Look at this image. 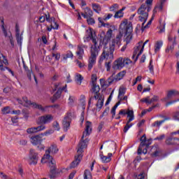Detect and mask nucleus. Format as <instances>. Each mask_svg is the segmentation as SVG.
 <instances>
[{
  "label": "nucleus",
  "mask_w": 179,
  "mask_h": 179,
  "mask_svg": "<svg viewBox=\"0 0 179 179\" xmlns=\"http://www.w3.org/2000/svg\"><path fill=\"white\" fill-rule=\"evenodd\" d=\"M148 43H149V40H146L144 42V43H143V42H142L141 49L139 51V52H138V55L136 56V57L134 59V62L138 61V58H139V55H141L142 52H143V49L145 48V45L148 44Z\"/></svg>",
  "instance_id": "cd10ccee"
},
{
  "label": "nucleus",
  "mask_w": 179,
  "mask_h": 179,
  "mask_svg": "<svg viewBox=\"0 0 179 179\" xmlns=\"http://www.w3.org/2000/svg\"><path fill=\"white\" fill-rule=\"evenodd\" d=\"M159 96L154 95L153 97L150 100L151 103H156L159 101Z\"/></svg>",
  "instance_id": "4d7b16f0"
},
{
  "label": "nucleus",
  "mask_w": 179,
  "mask_h": 179,
  "mask_svg": "<svg viewBox=\"0 0 179 179\" xmlns=\"http://www.w3.org/2000/svg\"><path fill=\"white\" fill-rule=\"evenodd\" d=\"M152 62H153V60L151 59L150 62L149 69H150V71L153 74L155 73V71L153 70V65H152Z\"/></svg>",
  "instance_id": "0e129e2a"
},
{
  "label": "nucleus",
  "mask_w": 179,
  "mask_h": 179,
  "mask_svg": "<svg viewBox=\"0 0 179 179\" xmlns=\"http://www.w3.org/2000/svg\"><path fill=\"white\" fill-rule=\"evenodd\" d=\"M84 179H93L92 176V172L89 169H86L84 173Z\"/></svg>",
  "instance_id": "7c9ffc66"
},
{
  "label": "nucleus",
  "mask_w": 179,
  "mask_h": 179,
  "mask_svg": "<svg viewBox=\"0 0 179 179\" xmlns=\"http://www.w3.org/2000/svg\"><path fill=\"white\" fill-rule=\"evenodd\" d=\"M53 128L55 131H59L60 128H59V123H58V122H53Z\"/></svg>",
  "instance_id": "3c124183"
},
{
  "label": "nucleus",
  "mask_w": 179,
  "mask_h": 179,
  "mask_svg": "<svg viewBox=\"0 0 179 179\" xmlns=\"http://www.w3.org/2000/svg\"><path fill=\"white\" fill-rule=\"evenodd\" d=\"M22 114L26 118L29 117V114H30V111H29L27 108H24L22 110Z\"/></svg>",
  "instance_id": "5fc2aeb1"
},
{
  "label": "nucleus",
  "mask_w": 179,
  "mask_h": 179,
  "mask_svg": "<svg viewBox=\"0 0 179 179\" xmlns=\"http://www.w3.org/2000/svg\"><path fill=\"white\" fill-rule=\"evenodd\" d=\"M22 100L23 101H22V99L19 98L17 99V101L18 102V103L24 106V107H29V106H31L33 108H36L37 110L43 111V113H45V108H44L43 106L38 104L36 102H31V101L27 99V96L22 97Z\"/></svg>",
  "instance_id": "423d86ee"
},
{
  "label": "nucleus",
  "mask_w": 179,
  "mask_h": 179,
  "mask_svg": "<svg viewBox=\"0 0 179 179\" xmlns=\"http://www.w3.org/2000/svg\"><path fill=\"white\" fill-rule=\"evenodd\" d=\"M176 44H177L176 41H174L173 43L169 44V46H168V48L166 49V52H170V51H173V50H174V45H176Z\"/></svg>",
  "instance_id": "58836bf2"
},
{
  "label": "nucleus",
  "mask_w": 179,
  "mask_h": 179,
  "mask_svg": "<svg viewBox=\"0 0 179 179\" xmlns=\"http://www.w3.org/2000/svg\"><path fill=\"white\" fill-rule=\"evenodd\" d=\"M52 57H55L56 61H59V59L61 58V54L59 53H52Z\"/></svg>",
  "instance_id": "603ef678"
},
{
  "label": "nucleus",
  "mask_w": 179,
  "mask_h": 179,
  "mask_svg": "<svg viewBox=\"0 0 179 179\" xmlns=\"http://www.w3.org/2000/svg\"><path fill=\"white\" fill-rule=\"evenodd\" d=\"M71 120H72V113L68 112L63 120V128L65 132H66V131H68V128L71 127Z\"/></svg>",
  "instance_id": "ddd939ff"
},
{
  "label": "nucleus",
  "mask_w": 179,
  "mask_h": 179,
  "mask_svg": "<svg viewBox=\"0 0 179 179\" xmlns=\"http://www.w3.org/2000/svg\"><path fill=\"white\" fill-rule=\"evenodd\" d=\"M127 115L129 117V120H127V124L123 129V132H124V134H127V132H128V129H129V128H131V127L134 125V124L131 123V122L135 120V116L134 115V110H131L129 109L127 110Z\"/></svg>",
  "instance_id": "f8f14e48"
},
{
  "label": "nucleus",
  "mask_w": 179,
  "mask_h": 179,
  "mask_svg": "<svg viewBox=\"0 0 179 179\" xmlns=\"http://www.w3.org/2000/svg\"><path fill=\"white\" fill-rule=\"evenodd\" d=\"M150 97L147 96L146 98H144L141 100L143 103H146V104H152V101L150 100L149 101Z\"/></svg>",
  "instance_id": "864d4df0"
},
{
  "label": "nucleus",
  "mask_w": 179,
  "mask_h": 179,
  "mask_svg": "<svg viewBox=\"0 0 179 179\" xmlns=\"http://www.w3.org/2000/svg\"><path fill=\"white\" fill-rule=\"evenodd\" d=\"M8 38L10 40V43L12 45V47H15V42L13 41V36H12V34L8 36Z\"/></svg>",
  "instance_id": "bf43d9fd"
},
{
  "label": "nucleus",
  "mask_w": 179,
  "mask_h": 179,
  "mask_svg": "<svg viewBox=\"0 0 179 179\" xmlns=\"http://www.w3.org/2000/svg\"><path fill=\"white\" fill-rule=\"evenodd\" d=\"M163 3H164V1H161L160 4L159 6H156L155 8L159 9V10H163Z\"/></svg>",
  "instance_id": "69168bd1"
},
{
  "label": "nucleus",
  "mask_w": 179,
  "mask_h": 179,
  "mask_svg": "<svg viewBox=\"0 0 179 179\" xmlns=\"http://www.w3.org/2000/svg\"><path fill=\"white\" fill-rule=\"evenodd\" d=\"M81 16H83L85 19H89V17L93 16V11L90 8L86 7L84 8V13H81Z\"/></svg>",
  "instance_id": "6ab92c4d"
},
{
  "label": "nucleus",
  "mask_w": 179,
  "mask_h": 179,
  "mask_svg": "<svg viewBox=\"0 0 179 179\" xmlns=\"http://www.w3.org/2000/svg\"><path fill=\"white\" fill-rule=\"evenodd\" d=\"M38 162V153L36 152V151L33 149H30L29 150V164H37Z\"/></svg>",
  "instance_id": "4468645a"
},
{
  "label": "nucleus",
  "mask_w": 179,
  "mask_h": 179,
  "mask_svg": "<svg viewBox=\"0 0 179 179\" xmlns=\"http://www.w3.org/2000/svg\"><path fill=\"white\" fill-rule=\"evenodd\" d=\"M152 3H153V0H146L145 1V4L147 8V13H149V12H150V10L152 9V7H150V5H152Z\"/></svg>",
  "instance_id": "c9c22d12"
},
{
  "label": "nucleus",
  "mask_w": 179,
  "mask_h": 179,
  "mask_svg": "<svg viewBox=\"0 0 179 179\" xmlns=\"http://www.w3.org/2000/svg\"><path fill=\"white\" fill-rule=\"evenodd\" d=\"M86 31L87 38H91L94 44V45H92L91 48V56L90 57L88 64V69L90 71L92 68H93V65L96 64V59L99 55V48H100V46L97 45V40L96 38L93 37V29L90 28L87 29Z\"/></svg>",
  "instance_id": "20e7f679"
},
{
  "label": "nucleus",
  "mask_w": 179,
  "mask_h": 179,
  "mask_svg": "<svg viewBox=\"0 0 179 179\" xmlns=\"http://www.w3.org/2000/svg\"><path fill=\"white\" fill-rule=\"evenodd\" d=\"M83 80V77L80 74H76V82L77 85H82V81Z\"/></svg>",
  "instance_id": "72a5a7b5"
},
{
  "label": "nucleus",
  "mask_w": 179,
  "mask_h": 179,
  "mask_svg": "<svg viewBox=\"0 0 179 179\" xmlns=\"http://www.w3.org/2000/svg\"><path fill=\"white\" fill-rule=\"evenodd\" d=\"M120 106V101L115 103V105L112 108L110 113L112 114V118H114L115 117V110H117V107Z\"/></svg>",
  "instance_id": "4c0bfd02"
},
{
  "label": "nucleus",
  "mask_w": 179,
  "mask_h": 179,
  "mask_svg": "<svg viewBox=\"0 0 179 179\" xmlns=\"http://www.w3.org/2000/svg\"><path fill=\"white\" fill-rule=\"evenodd\" d=\"M114 71H118V69H122L124 68V63L122 62V57H120L116 59L112 66Z\"/></svg>",
  "instance_id": "2eb2a0df"
},
{
  "label": "nucleus",
  "mask_w": 179,
  "mask_h": 179,
  "mask_svg": "<svg viewBox=\"0 0 179 179\" xmlns=\"http://www.w3.org/2000/svg\"><path fill=\"white\" fill-rule=\"evenodd\" d=\"M114 74L115 73H113L110 77H109L106 81H104V80L101 79L100 80H101V85H106L107 86H110V85H111V83L114 82V77H113Z\"/></svg>",
  "instance_id": "5701e85b"
},
{
  "label": "nucleus",
  "mask_w": 179,
  "mask_h": 179,
  "mask_svg": "<svg viewBox=\"0 0 179 179\" xmlns=\"http://www.w3.org/2000/svg\"><path fill=\"white\" fill-rule=\"evenodd\" d=\"M92 9L96 13H100V11L101 10V7L99 4L93 3L92 4Z\"/></svg>",
  "instance_id": "f704fd0d"
},
{
  "label": "nucleus",
  "mask_w": 179,
  "mask_h": 179,
  "mask_svg": "<svg viewBox=\"0 0 179 179\" xmlns=\"http://www.w3.org/2000/svg\"><path fill=\"white\" fill-rule=\"evenodd\" d=\"M50 153H52V155H55L58 153V148L57 147V145L52 144L50 147L45 151V153L41 159V163H45V162H47L44 161L45 159L50 160L48 164V166L50 169L49 177L50 179H55L57 175V165L55 160L52 159V157L50 155Z\"/></svg>",
  "instance_id": "7ed1b4c3"
},
{
  "label": "nucleus",
  "mask_w": 179,
  "mask_h": 179,
  "mask_svg": "<svg viewBox=\"0 0 179 179\" xmlns=\"http://www.w3.org/2000/svg\"><path fill=\"white\" fill-rule=\"evenodd\" d=\"M62 57H63V59L64 61H66L67 58H73V54H72V52H68L66 54L63 55Z\"/></svg>",
  "instance_id": "a19ab883"
},
{
  "label": "nucleus",
  "mask_w": 179,
  "mask_h": 179,
  "mask_svg": "<svg viewBox=\"0 0 179 179\" xmlns=\"http://www.w3.org/2000/svg\"><path fill=\"white\" fill-rule=\"evenodd\" d=\"M162 45H163V42L162 41H157L155 43V52H158V51H160V48H162Z\"/></svg>",
  "instance_id": "e433bc0d"
},
{
  "label": "nucleus",
  "mask_w": 179,
  "mask_h": 179,
  "mask_svg": "<svg viewBox=\"0 0 179 179\" xmlns=\"http://www.w3.org/2000/svg\"><path fill=\"white\" fill-rule=\"evenodd\" d=\"M111 62H113V60H106L105 63V66L108 72H109V71L111 69Z\"/></svg>",
  "instance_id": "79ce46f5"
},
{
  "label": "nucleus",
  "mask_w": 179,
  "mask_h": 179,
  "mask_svg": "<svg viewBox=\"0 0 179 179\" xmlns=\"http://www.w3.org/2000/svg\"><path fill=\"white\" fill-rule=\"evenodd\" d=\"M2 114H10V107L9 106H6L4 107L2 110Z\"/></svg>",
  "instance_id": "c03bdc74"
},
{
  "label": "nucleus",
  "mask_w": 179,
  "mask_h": 179,
  "mask_svg": "<svg viewBox=\"0 0 179 179\" xmlns=\"http://www.w3.org/2000/svg\"><path fill=\"white\" fill-rule=\"evenodd\" d=\"M87 22L88 23V24H94V19L92 18L91 17H90L89 19L87 20Z\"/></svg>",
  "instance_id": "338daca9"
},
{
  "label": "nucleus",
  "mask_w": 179,
  "mask_h": 179,
  "mask_svg": "<svg viewBox=\"0 0 179 179\" xmlns=\"http://www.w3.org/2000/svg\"><path fill=\"white\" fill-rule=\"evenodd\" d=\"M122 63L124 64V66H125V65L128 66L129 64H132V61L129 58H124V59H122Z\"/></svg>",
  "instance_id": "49530a36"
},
{
  "label": "nucleus",
  "mask_w": 179,
  "mask_h": 179,
  "mask_svg": "<svg viewBox=\"0 0 179 179\" xmlns=\"http://www.w3.org/2000/svg\"><path fill=\"white\" fill-rule=\"evenodd\" d=\"M46 20L47 22H49L50 23H52L54 20H55V18L54 17H50V15H45Z\"/></svg>",
  "instance_id": "6e6d98bb"
},
{
  "label": "nucleus",
  "mask_w": 179,
  "mask_h": 179,
  "mask_svg": "<svg viewBox=\"0 0 179 179\" xmlns=\"http://www.w3.org/2000/svg\"><path fill=\"white\" fill-rule=\"evenodd\" d=\"M141 143L138 147L137 153L138 155H142L143 153L144 155H146L148 153V149L149 148V146L150 143H148L146 141V134H143L141 139H140Z\"/></svg>",
  "instance_id": "6e6552de"
},
{
  "label": "nucleus",
  "mask_w": 179,
  "mask_h": 179,
  "mask_svg": "<svg viewBox=\"0 0 179 179\" xmlns=\"http://www.w3.org/2000/svg\"><path fill=\"white\" fill-rule=\"evenodd\" d=\"M90 93L91 94L90 95V99L88 101L89 106H90V103L93 100H97L99 99V97L103 96L100 94V86L97 84H92Z\"/></svg>",
  "instance_id": "0eeeda50"
},
{
  "label": "nucleus",
  "mask_w": 179,
  "mask_h": 179,
  "mask_svg": "<svg viewBox=\"0 0 179 179\" xmlns=\"http://www.w3.org/2000/svg\"><path fill=\"white\" fill-rule=\"evenodd\" d=\"M124 16V13L122 12V10H119L118 11H115V14L114 15V17L115 19H118L119 17H122Z\"/></svg>",
  "instance_id": "ea45409f"
},
{
  "label": "nucleus",
  "mask_w": 179,
  "mask_h": 179,
  "mask_svg": "<svg viewBox=\"0 0 179 179\" xmlns=\"http://www.w3.org/2000/svg\"><path fill=\"white\" fill-rule=\"evenodd\" d=\"M12 89L9 87H5L3 90V93H9L10 92H11Z\"/></svg>",
  "instance_id": "774afa93"
},
{
  "label": "nucleus",
  "mask_w": 179,
  "mask_h": 179,
  "mask_svg": "<svg viewBox=\"0 0 179 179\" xmlns=\"http://www.w3.org/2000/svg\"><path fill=\"white\" fill-rule=\"evenodd\" d=\"M132 22L128 24V20H124L120 24L119 28V34L116 36L115 39H113L112 44L110 45L109 48L104 46L103 49V52L100 56L99 62L101 64L103 59L106 61H113L114 59V51L117 48H120L121 45V38L124 33H125L127 44H129L131 40H132Z\"/></svg>",
  "instance_id": "f257e3e1"
},
{
  "label": "nucleus",
  "mask_w": 179,
  "mask_h": 179,
  "mask_svg": "<svg viewBox=\"0 0 179 179\" xmlns=\"http://www.w3.org/2000/svg\"><path fill=\"white\" fill-rule=\"evenodd\" d=\"M64 89H65V87H63L62 89L59 88L57 90L53 96L50 98L52 103H55V101H57V100L61 97V94H62V90H64Z\"/></svg>",
  "instance_id": "412c9836"
},
{
  "label": "nucleus",
  "mask_w": 179,
  "mask_h": 179,
  "mask_svg": "<svg viewBox=\"0 0 179 179\" xmlns=\"http://www.w3.org/2000/svg\"><path fill=\"white\" fill-rule=\"evenodd\" d=\"M97 81V76L96 75L92 76V85H96V82Z\"/></svg>",
  "instance_id": "052dcab7"
},
{
  "label": "nucleus",
  "mask_w": 179,
  "mask_h": 179,
  "mask_svg": "<svg viewBox=\"0 0 179 179\" xmlns=\"http://www.w3.org/2000/svg\"><path fill=\"white\" fill-rule=\"evenodd\" d=\"M54 120V116L51 114L40 116L36 120L38 125H45V124H50L51 121Z\"/></svg>",
  "instance_id": "9d476101"
},
{
  "label": "nucleus",
  "mask_w": 179,
  "mask_h": 179,
  "mask_svg": "<svg viewBox=\"0 0 179 179\" xmlns=\"http://www.w3.org/2000/svg\"><path fill=\"white\" fill-rule=\"evenodd\" d=\"M127 73L126 71H120L117 75L116 76V78H115V80H121L124 76H125V74Z\"/></svg>",
  "instance_id": "473e14b6"
},
{
  "label": "nucleus",
  "mask_w": 179,
  "mask_h": 179,
  "mask_svg": "<svg viewBox=\"0 0 179 179\" xmlns=\"http://www.w3.org/2000/svg\"><path fill=\"white\" fill-rule=\"evenodd\" d=\"M92 134V122H87L85 124V129L83 133L81 140L80 141L78 147H77V155L75 156V159L70 164V169H75L78 167V164L80 163V161L83 158V149L87 148V144L89 143V138H85L87 136H89Z\"/></svg>",
  "instance_id": "f03ea898"
},
{
  "label": "nucleus",
  "mask_w": 179,
  "mask_h": 179,
  "mask_svg": "<svg viewBox=\"0 0 179 179\" xmlns=\"http://www.w3.org/2000/svg\"><path fill=\"white\" fill-rule=\"evenodd\" d=\"M116 143L114 141H108L105 143V148L106 149H114L116 146Z\"/></svg>",
  "instance_id": "c756f323"
},
{
  "label": "nucleus",
  "mask_w": 179,
  "mask_h": 179,
  "mask_svg": "<svg viewBox=\"0 0 179 179\" xmlns=\"http://www.w3.org/2000/svg\"><path fill=\"white\" fill-rule=\"evenodd\" d=\"M44 129H45V125H40L36 127L28 128L27 132L28 134H37V132L44 131Z\"/></svg>",
  "instance_id": "f3484780"
},
{
  "label": "nucleus",
  "mask_w": 179,
  "mask_h": 179,
  "mask_svg": "<svg viewBox=\"0 0 179 179\" xmlns=\"http://www.w3.org/2000/svg\"><path fill=\"white\" fill-rule=\"evenodd\" d=\"M3 64L6 65H9V63L8 62V59L3 55H0V71H5V67H3Z\"/></svg>",
  "instance_id": "aec40b11"
},
{
  "label": "nucleus",
  "mask_w": 179,
  "mask_h": 179,
  "mask_svg": "<svg viewBox=\"0 0 179 179\" xmlns=\"http://www.w3.org/2000/svg\"><path fill=\"white\" fill-rule=\"evenodd\" d=\"M23 66L28 79L31 80V73H33V71H31V69H29V67H27L25 64H23Z\"/></svg>",
  "instance_id": "bb28decb"
},
{
  "label": "nucleus",
  "mask_w": 179,
  "mask_h": 179,
  "mask_svg": "<svg viewBox=\"0 0 179 179\" xmlns=\"http://www.w3.org/2000/svg\"><path fill=\"white\" fill-rule=\"evenodd\" d=\"M111 156H113L112 153H108V156H104L103 154L100 155V157L103 163H108L111 162Z\"/></svg>",
  "instance_id": "4be33fe9"
},
{
  "label": "nucleus",
  "mask_w": 179,
  "mask_h": 179,
  "mask_svg": "<svg viewBox=\"0 0 179 179\" xmlns=\"http://www.w3.org/2000/svg\"><path fill=\"white\" fill-rule=\"evenodd\" d=\"M78 50L76 54L78 55V59H82L83 58V54H85V50L80 46H78Z\"/></svg>",
  "instance_id": "c85d7f7f"
},
{
  "label": "nucleus",
  "mask_w": 179,
  "mask_h": 179,
  "mask_svg": "<svg viewBox=\"0 0 179 179\" xmlns=\"http://www.w3.org/2000/svg\"><path fill=\"white\" fill-rule=\"evenodd\" d=\"M173 118L175 120H179V112L178 111L173 113Z\"/></svg>",
  "instance_id": "13d9d810"
},
{
  "label": "nucleus",
  "mask_w": 179,
  "mask_h": 179,
  "mask_svg": "<svg viewBox=\"0 0 179 179\" xmlns=\"http://www.w3.org/2000/svg\"><path fill=\"white\" fill-rule=\"evenodd\" d=\"M43 142V134L35 135L31 137V143L32 145H39Z\"/></svg>",
  "instance_id": "dca6fc26"
},
{
  "label": "nucleus",
  "mask_w": 179,
  "mask_h": 179,
  "mask_svg": "<svg viewBox=\"0 0 179 179\" xmlns=\"http://www.w3.org/2000/svg\"><path fill=\"white\" fill-rule=\"evenodd\" d=\"M166 138V135L162 134L159 136H157V138H155V141H163Z\"/></svg>",
  "instance_id": "e2e57ef3"
},
{
  "label": "nucleus",
  "mask_w": 179,
  "mask_h": 179,
  "mask_svg": "<svg viewBox=\"0 0 179 179\" xmlns=\"http://www.w3.org/2000/svg\"><path fill=\"white\" fill-rule=\"evenodd\" d=\"M179 92L176 90H171L167 91L166 97L164 99V100H171L173 97H176V96H178Z\"/></svg>",
  "instance_id": "a211bd4d"
},
{
  "label": "nucleus",
  "mask_w": 179,
  "mask_h": 179,
  "mask_svg": "<svg viewBox=\"0 0 179 179\" xmlns=\"http://www.w3.org/2000/svg\"><path fill=\"white\" fill-rule=\"evenodd\" d=\"M127 90H125L124 87H120L119 90V94H118V99H120V97L124 96V94H125V92Z\"/></svg>",
  "instance_id": "a18cd8bd"
},
{
  "label": "nucleus",
  "mask_w": 179,
  "mask_h": 179,
  "mask_svg": "<svg viewBox=\"0 0 179 179\" xmlns=\"http://www.w3.org/2000/svg\"><path fill=\"white\" fill-rule=\"evenodd\" d=\"M151 152L152 153L150 154V155L152 157H158L159 156H160L161 152L156 147H152Z\"/></svg>",
  "instance_id": "393cba45"
},
{
  "label": "nucleus",
  "mask_w": 179,
  "mask_h": 179,
  "mask_svg": "<svg viewBox=\"0 0 179 179\" xmlns=\"http://www.w3.org/2000/svg\"><path fill=\"white\" fill-rule=\"evenodd\" d=\"M117 10H118V4L117 3L113 4L112 6L110 7V10L111 12H117Z\"/></svg>",
  "instance_id": "8fccbe9b"
},
{
  "label": "nucleus",
  "mask_w": 179,
  "mask_h": 179,
  "mask_svg": "<svg viewBox=\"0 0 179 179\" xmlns=\"http://www.w3.org/2000/svg\"><path fill=\"white\" fill-rule=\"evenodd\" d=\"M1 23H2V26H1V29L3 30V33L5 36V37H8V31H6V29H5V22H3V20H1Z\"/></svg>",
  "instance_id": "de8ad7c7"
},
{
  "label": "nucleus",
  "mask_w": 179,
  "mask_h": 179,
  "mask_svg": "<svg viewBox=\"0 0 179 179\" xmlns=\"http://www.w3.org/2000/svg\"><path fill=\"white\" fill-rule=\"evenodd\" d=\"M101 36H103L104 37ZM101 36L99 45H107V44H108V41H110V40H111V37H113V29H109L106 34L104 31H102Z\"/></svg>",
  "instance_id": "1a4fd4ad"
},
{
  "label": "nucleus",
  "mask_w": 179,
  "mask_h": 179,
  "mask_svg": "<svg viewBox=\"0 0 179 179\" xmlns=\"http://www.w3.org/2000/svg\"><path fill=\"white\" fill-rule=\"evenodd\" d=\"M168 40L169 41V45L173 44V43L176 41V36H173V35L170 34L169 35Z\"/></svg>",
  "instance_id": "09e8293b"
},
{
  "label": "nucleus",
  "mask_w": 179,
  "mask_h": 179,
  "mask_svg": "<svg viewBox=\"0 0 179 179\" xmlns=\"http://www.w3.org/2000/svg\"><path fill=\"white\" fill-rule=\"evenodd\" d=\"M179 134V130L175 132L171 133L169 137L166 138L165 141L166 145H178L179 143V138L176 136V135Z\"/></svg>",
  "instance_id": "9b49d317"
},
{
  "label": "nucleus",
  "mask_w": 179,
  "mask_h": 179,
  "mask_svg": "<svg viewBox=\"0 0 179 179\" xmlns=\"http://www.w3.org/2000/svg\"><path fill=\"white\" fill-rule=\"evenodd\" d=\"M104 104V96H99L98 101L96 104V107L99 109H101Z\"/></svg>",
  "instance_id": "a878e982"
},
{
  "label": "nucleus",
  "mask_w": 179,
  "mask_h": 179,
  "mask_svg": "<svg viewBox=\"0 0 179 179\" xmlns=\"http://www.w3.org/2000/svg\"><path fill=\"white\" fill-rule=\"evenodd\" d=\"M146 8H148V6L145 4H142L139 7L137 11L138 15H140L138 17L140 22H143L142 23V27H141L142 31H143L145 29L149 28V26L152 24V20H150L147 23V24L145 26V23H146V20H148V17H149V13L146 12Z\"/></svg>",
  "instance_id": "39448f33"
},
{
  "label": "nucleus",
  "mask_w": 179,
  "mask_h": 179,
  "mask_svg": "<svg viewBox=\"0 0 179 179\" xmlns=\"http://www.w3.org/2000/svg\"><path fill=\"white\" fill-rule=\"evenodd\" d=\"M169 120H170V117H164V120H163L156 121L152 124V127H160V125H162L164 121H167Z\"/></svg>",
  "instance_id": "2f4dec72"
},
{
  "label": "nucleus",
  "mask_w": 179,
  "mask_h": 179,
  "mask_svg": "<svg viewBox=\"0 0 179 179\" xmlns=\"http://www.w3.org/2000/svg\"><path fill=\"white\" fill-rule=\"evenodd\" d=\"M15 37L17 44H19V45H22V41H23V37L22 36V34L15 35Z\"/></svg>",
  "instance_id": "37998d69"
},
{
  "label": "nucleus",
  "mask_w": 179,
  "mask_h": 179,
  "mask_svg": "<svg viewBox=\"0 0 179 179\" xmlns=\"http://www.w3.org/2000/svg\"><path fill=\"white\" fill-rule=\"evenodd\" d=\"M51 134H54V130L52 129H50V130H48V131H46L45 132H44L43 134V136H47V135H50Z\"/></svg>",
  "instance_id": "680f3d73"
},
{
  "label": "nucleus",
  "mask_w": 179,
  "mask_h": 179,
  "mask_svg": "<svg viewBox=\"0 0 179 179\" xmlns=\"http://www.w3.org/2000/svg\"><path fill=\"white\" fill-rule=\"evenodd\" d=\"M139 50H142V41L138 42V45L136 47V48L134 50L133 55H132V59H135V57H138V52H139Z\"/></svg>",
  "instance_id": "b1692460"
}]
</instances>
